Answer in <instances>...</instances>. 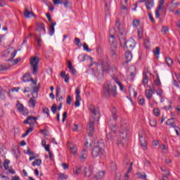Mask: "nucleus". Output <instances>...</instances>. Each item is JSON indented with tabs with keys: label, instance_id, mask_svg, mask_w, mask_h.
<instances>
[{
	"label": "nucleus",
	"instance_id": "5",
	"mask_svg": "<svg viewBox=\"0 0 180 180\" xmlns=\"http://www.w3.org/2000/svg\"><path fill=\"white\" fill-rule=\"evenodd\" d=\"M90 112L91 113V119L92 120H99L101 117V112H99V108H96L95 107H91L89 108Z\"/></svg>",
	"mask_w": 180,
	"mask_h": 180
},
{
	"label": "nucleus",
	"instance_id": "55",
	"mask_svg": "<svg viewBox=\"0 0 180 180\" xmlns=\"http://www.w3.org/2000/svg\"><path fill=\"white\" fill-rule=\"evenodd\" d=\"M5 94H6V91L0 86V98H2V96H5Z\"/></svg>",
	"mask_w": 180,
	"mask_h": 180
},
{
	"label": "nucleus",
	"instance_id": "8",
	"mask_svg": "<svg viewBox=\"0 0 180 180\" xmlns=\"http://www.w3.org/2000/svg\"><path fill=\"white\" fill-rule=\"evenodd\" d=\"M127 134H129V129H127V125H122L121 124V129L120 131V136L124 140V139H127Z\"/></svg>",
	"mask_w": 180,
	"mask_h": 180
},
{
	"label": "nucleus",
	"instance_id": "39",
	"mask_svg": "<svg viewBox=\"0 0 180 180\" xmlns=\"http://www.w3.org/2000/svg\"><path fill=\"white\" fill-rule=\"evenodd\" d=\"M75 46H77L78 47H81L82 46V44L81 43V39L79 38H75Z\"/></svg>",
	"mask_w": 180,
	"mask_h": 180
},
{
	"label": "nucleus",
	"instance_id": "36",
	"mask_svg": "<svg viewBox=\"0 0 180 180\" xmlns=\"http://www.w3.org/2000/svg\"><path fill=\"white\" fill-rule=\"evenodd\" d=\"M82 173V166H79L76 170H74V174H76V175H79V174Z\"/></svg>",
	"mask_w": 180,
	"mask_h": 180
},
{
	"label": "nucleus",
	"instance_id": "44",
	"mask_svg": "<svg viewBox=\"0 0 180 180\" xmlns=\"http://www.w3.org/2000/svg\"><path fill=\"white\" fill-rule=\"evenodd\" d=\"M144 46L146 49H150V38H147L144 41Z\"/></svg>",
	"mask_w": 180,
	"mask_h": 180
},
{
	"label": "nucleus",
	"instance_id": "2",
	"mask_svg": "<svg viewBox=\"0 0 180 180\" xmlns=\"http://www.w3.org/2000/svg\"><path fill=\"white\" fill-rule=\"evenodd\" d=\"M117 95V91L116 86H110V84H105L102 91L103 98H109L110 96H116Z\"/></svg>",
	"mask_w": 180,
	"mask_h": 180
},
{
	"label": "nucleus",
	"instance_id": "34",
	"mask_svg": "<svg viewBox=\"0 0 180 180\" xmlns=\"http://www.w3.org/2000/svg\"><path fill=\"white\" fill-rule=\"evenodd\" d=\"M17 105H16V108L18 109V110H19V112H21L22 110V109L25 108V106H23V104L20 103V102H19V101H17Z\"/></svg>",
	"mask_w": 180,
	"mask_h": 180
},
{
	"label": "nucleus",
	"instance_id": "35",
	"mask_svg": "<svg viewBox=\"0 0 180 180\" xmlns=\"http://www.w3.org/2000/svg\"><path fill=\"white\" fill-rule=\"evenodd\" d=\"M35 119V120H34ZM37 117H34L33 118H31L30 120H29V123H30V126H34V124H36V123H37Z\"/></svg>",
	"mask_w": 180,
	"mask_h": 180
},
{
	"label": "nucleus",
	"instance_id": "9",
	"mask_svg": "<svg viewBox=\"0 0 180 180\" xmlns=\"http://www.w3.org/2000/svg\"><path fill=\"white\" fill-rule=\"evenodd\" d=\"M145 2V6L148 11H151L152 8H154V0H140L138 4H143Z\"/></svg>",
	"mask_w": 180,
	"mask_h": 180
},
{
	"label": "nucleus",
	"instance_id": "64",
	"mask_svg": "<svg viewBox=\"0 0 180 180\" xmlns=\"http://www.w3.org/2000/svg\"><path fill=\"white\" fill-rule=\"evenodd\" d=\"M97 79H103V72L98 73L97 74Z\"/></svg>",
	"mask_w": 180,
	"mask_h": 180
},
{
	"label": "nucleus",
	"instance_id": "61",
	"mask_svg": "<svg viewBox=\"0 0 180 180\" xmlns=\"http://www.w3.org/2000/svg\"><path fill=\"white\" fill-rule=\"evenodd\" d=\"M153 114L155 115V116H160V109L155 108L153 110Z\"/></svg>",
	"mask_w": 180,
	"mask_h": 180
},
{
	"label": "nucleus",
	"instance_id": "47",
	"mask_svg": "<svg viewBox=\"0 0 180 180\" xmlns=\"http://www.w3.org/2000/svg\"><path fill=\"white\" fill-rule=\"evenodd\" d=\"M164 4H165V0H160L159 6H158V8H159V9H163L164 10Z\"/></svg>",
	"mask_w": 180,
	"mask_h": 180
},
{
	"label": "nucleus",
	"instance_id": "50",
	"mask_svg": "<svg viewBox=\"0 0 180 180\" xmlns=\"http://www.w3.org/2000/svg\"><path fill=\"white\" fill-rule=\"evenodd\" d=\"M51 110L53 114H56L57 112V105L53 104L51 108Z\"/></svg>",
	"mask_w": 180,
	"mask_h": 180
},
{
	"label": "nucleus",
	"instance_id": "15",
	"mask_svg": "<svg viewBox=\"0 0 180 180\" xmlns=\"http://www.w3.org/2000/svg\"><path fill=\"white\" fill-rule=\"evenodd\" d=\"M41 30L44 31V33L46 34V25L43 22H37V31L39 33L41 32Z\"/></svg>",
	"mask_w": 180,
	"mask_h": 180
},
{
	"label": "nucleus",
	"instance_id": "31",
	"mask_svg": "<svg viewBox=\"0 0 180 180\" xmlns=\"http://www.w3.org/2000/svg\"><path fill=\"white\" fill-rule=\"evenodd\" d=\"M115 35H110V39H109V43L111 46H116V44L115 43Z\"/></svg>",
	"mask_w": 180,
	"mask_h": 180
},
{
	"label": "nucleus",
	"instance_id": "43",
	"mask_svg": "<svg viewBox=\"0 0 180 180\" xmlns=\"http://www.w3.org/2000/svg\"><path fill=\"white\" fill-rule=\"evenodd\" d=\"M18 53V50H15L11 55V58L8 60V61H12L15 57H16V54Z\"/></svg>",
	"mask_w": 180,
	"mask_h": 180
},
{
	"label": "nucleus",
	"instance_id": "16",
	"mask_svg": "<svg viewBox=\"0 0 180 180\" xmlns=\"http://www.w3.org/2000/svg\"><path fill=\"white\" fill-rule=\"evenodd\" d=\"M119 41L121 47H125L127 41H126V37L123 36V33H121V34L119 36Z\"/></svg>",
	"mask_w": 180,
	"mask_h": 180
},
{
	"label": "nucleus",
	"instance_id": "48",
	"mask_svg": "<svg viewBox=\"0 0 180 180\" xmlns=\"http://www.w3.org/2000/svg\"><path fill=\"white\" fill-rule=\"evenodd\" d=\"M83 48H84V51H88L89 53L92 51L91 49H89V46H88V44H86V43H84L83 44Z\"/></svg>",
	"mask_w": 180,
	"mask_h": 180
},
{
	"label": "nucleus",
	"instance_id": "25",
	"mask_svg": "<svg viewBox=\"0 0 180 180\" xmlns=\"http://www.w3.org/2000/svg\"><path fill=\"white\" fill-rule=\"evenodd\" d=\"M142 84L144 85V86H146V85H147V84H148V76L147 75L146 73L143 74Z\"/></svg>",
	"mask_w": 180,
	"mask_h": 180
},
{
	"label": "nucleus",
	"instance_id": "4",
	"mask_svg": "<svg viewBox=\"0 0 180 180\" xmlns=\"http://www.w3.org/2000/svg\"><path fill=\"white\" fill-rule=\"evenodd\" d=\"M99 65H101L103 72H108L110 70V61L109 60H100L98 61Z\"/></svg>",
	"mask_w": 180,
	"mask_h": 180
},
{
	"label": "nucleus",
	"instance_id": "3",
	"mask_svg": "<svg viewBox=\"0 0 180 180\" xmlns=\"http://www.w3.org/2000/svg\"><path fill=\"white\" fill-rule=\"evenodd\" d=\"M39 63H40V60L37 56H34L30 60V65L32 68V74L34 75L37 74V70H39Z\"/></svg>",
	"mask_w": 180,
	"mask_h": 180
},
{
	"label": "nucleus",
	"instance_id": "11",
	"mask_svg": "<svg viewBox=\"0 0 180 180\" xmlns=\"http://www.w3.org/2000/svg\"><path fill=\"white\" fill-rule=\"evenodd\" d=\"M139 142L141 146V147H145V148L147 147V142H146V139H144V131H140L139 134Z\"/></svg>",
	"mask_w": 180,
	"mask_h": 180
},
{
	"label": "nucleus",
	"instance_id": "51",
	"mask_svg": "<svg viewBox=\"0 0 180 180\" xmlns=\"http://www.w3.org/2000/svg\"><path fill=\"white\" fill-rule=\"evenodd\" d=\"M115 82L116 84H117V85H119L120 90L124 91L123 84H122V83L119 81V79H117V78L115 79Z\"/></svg>",
	"mask_w": 180,
	"mask_h": 180
},
{
	"label": "nucleus",
	"instance_id": "32",
	"mask_svg": "<svg viewBox=\"0 0 180 180\" xmlns=\"http://www.w3.org/2000/svg\"><path fill=\"white\" fill-rule=\"evenodd\" d=\"M9 164H11V161L8 159H6L4 162V167L6 170L9 169Z\"/></svg>",
	"mask_w": 180,
	"mask_h": 180
},
{
	"label": "nucleus",
	"instance_id": "23",
	"mask_svg": "<svg viewBox=\"0 0 180 180\" xmlns=\"http://www.w3.org/2000/svg\"><path fill=\"white\" fill-rule=\"evenodd\" d=\"M88 157V150L83 149L80 154V160H86Z\"/></svg>",
	"mask_w": 180,
	"mask_h": 180
},
{
	"label": "nucleus",
	"instance_id": "37",
	"mask_svg": "<svg viewBox=\"0 0 180 180\" xmlns=\"http://www.w3.org/2000/svg\"><path fill=\"white\" fill-rule=\"evenodd\" d=\"M42 112L43 113L47 115V117H50V110L49 109V108L47 107L44 108L42 109Z\"/></svg>",
	"mask_w": 180,
	"mask_h": 180
},
{
	"label": "nucleus",
	"instance_id": "14",
	"mask_svg": "<svg viewBox=\"0 0 180 180\" xmlns=\"http://www.w3.org/2000/svg\"><path fill=\"white\" fill-rule=\"evenodd\" d=\"M135 46H136V42L134 41V40L129 39L127 41L124 47H126V49H129L130 50H133V49H134Z\"/></svg>",
	"mask_w": 180,
	"mask_h": 180
},
{
	"label": "nucleus",
	"instance_id": "63",
	"mask_svg": "<svg viewBox=\"0 0 180 180\" xmlns=\"http://www.w3.org/2000/svg\"><path fill=\"white\" fill-rule=\"evenodd\" d=\"M71 102H72V98H71V96H68L66 101L67 105H71Z\"/></svg>",
	"mask_w": 180,
	"mask_h": 180
},
{
	"label": "nucleus",
	"instance_id": "62",
	"mask_svg": "<svg viewBox=\"0 0 180 180\" xmlns=\"http://www.w3.org/2000/svg\"><path fill=\"white\" fill-rule=\"evenodd\" d=\"M169 29H168V27L164 26L162 28V33H167L169 32Z\"/></svg>",
	"mask_w": 180,
	"mask_h": 180
},
{
	"label": "nucleus",
	"instance_id": "41",
	"mask_svg": "<svg viewBox=\"0 0 180 180\" xmlns=\"http://www.w3.org/2000/svg\"><path fill=\"white\" fill-rule=\"evenodd\" d=\"M138 37L139 39H143V27L138 29Z\"/></svg>",
	"mask_w": 180,
	"mask_h": 180
},
{
	"label": "nucleus",
	"instance_id": "38",
	"mask_svg": "<svg viewBox=\"0 0 180 180\" xmlns=\"http://www.w3.org/2000/svg\"><path fill=\"white\" fill-rule=\"evenodd\" d=\"M58 175L59 179L60 180L67 179L68 178V176L65 174L59 173Z\"/></svg>",
	"mask_w": 180,
	"mask_h": 180
},
{
	"label": "nucleus",
	"instance_id": "12",
	"mask_svg": "<svg viewBox=\"0 0 180 180\" xmlns=\"http://www.w3.org/2000/svg\"><path fill=\"white\" fill-rule=\"evenodd\" d=\"M155 94V89L154 88V86H152V88L146 90L145 95L147 98V99H151L153 98V95Z\"/></svg>",
	"mask_w": 180,
	"mask_h": 180
},
{
	"label": "nucleus",
	"instance_id": "53",
	"mask_svg": "<svg viewBox=\"0 0 180 180\" xmlns=\"http://www.w3.org/2000/svg\"><path fill=\"white\" fill-rule=\"evenodd\" d=\"M160 11H163V9H159L158 7V8L155 10V18L157 19H160Z\"/></svg>",
	"mask_w": 180,
	"mask_h": 180
},
{
	"label": "nucleus",
	"instance_id": "1",
	"mask_svg": "<svg viewBox=\"0 0 180 180\" xmlns=\"http://www.w3.org/2000/svg\"><path fill=\"white\" fill-rule=\"evenodd\" d=\"M111 116L110 117V122H114L113 124L110 122V128L111 129V131L107 134L108 140H114L115 136H116V121L119 118V115H117V110L115 107H111L110 108Z\"/></svg>",
	"mask_w": 180,
	"mask_h": 180
},
{
	"label": "nucleus",
	"instance_id": "52",
	"mask_svg": "<svg viewBox=\"0 0 180 180\" xmlns=\"http://www.w3.org/2000/svg\"><path fill=\"white\" fill-rule=\"evenodd\" d=\"M20 60H22V58H18L15 60L13 59L11 60L12 65H15V64H18V63H19L20 61Z\"/></svg>",
	"mask_w": 180,
	"mask_h": 180
},
{
	"label": "nucleus",
	"instance_id": "21",
	"mask_svg": "<svg viewBox=\"0 0 180 180\" xmlns=\"http://www.w3.org/2000/svg\"><path fill=\"white\" fill-rule=\"evenodd\" d=\"M30 15H31V16H34V13H33V12L29 11V10L27 8H25L24 11L25 18L26 19H29V18H30Z\"/></svg>",
	"mask_w": 180,
	"mask_h": 180
},
{
	"label": "nucleus",
	"instance_id": "18",
	"mask_svg": "<svg viewBox=\"0 0 180 180\" xmlns=\"http://www.w3.org/2000/svg\"><path fill=\"white\" fill-rule=\"evenodd\" d=\"M39 88H40V83H39L37 86L33 87L32 95L34 98H37V96L39 95Z\"/></svg>",
	"mask_w": 180,
	"mask_h": 180
},
{
	"label": "nucleus",
	"instance_id": "7",
	"mask_svg": "<svg viewBox=\"0 0 180 180\" xmlns=\"http://www.w3.org/2000/svg\"><path fill=\"white\" fill-rule=\"evenodd\" d=\"M87 131L89 132V136L92 137L94 133H95V120L90 119V121L88 123Z\"/></svg>",
	"mask_w": 180,
	"mask_h": 180
},
{
	"label": "nucleus",
	"instance_id": "58",
	"mask_svg": "<svg viewBox=\"0 0 180 180\" xmlns=\"http://www.w3.org/2000/svg\"><path fill=\"white\" fill-rule=\"evenodd\" d=\"M160 47H156L155 51H153V53L155 56H160Z\"/></svg>",
	"mask_w": 180,
	"mask_h": 180
},
{
	"label": "nucleus",
	"instance_id": "54",
	"mask_svg": "<svg viewBox=\"0 0 180 180\" xmlns=\"http://www.w3.org/2000/svg\"><path fill=\"white\" fill-rule=\"evenodd\" d=\"M22 113V115H29V110H27V108H23L22 110H21V111H20Z\"/></svg>",
	"mask_w": 180,
	"mask_h": 180
},
{
	"label": "nucleus",
	"instance_id": "29",
	"mask_svg": "<svg viewBox=\"0 0 180 180\" xmlns=\"http://www.w3.org/2000/svg\"><path fill=\"white\" fill-rule=\"evenodd\" d=\"M36 98H34L33 96H32V98H31L29 101V103L32 105V108H36Z\"/></svg>",
	"mask_w": 180,
	"mask_h": 180
},
{
	"label": "nucleus",
	"instance_id": "57",
	"mask_svg": "<svg viewBox=\"0 0 180 180\" xmlns=\"http://www.w3.org/2000/svg\"><path fill=\"white\" fill-rule=\"evenodd\" d=\"M60 91H61V88H60V86H57L56 87V98H59Z\"/></svg>",
	"mask_w": 180,
	"mask_h": 180
},
{
	"label": "nucleus",
	"instance_id": "20",
	"mask_svg": "<svg viewBox=\"0 0 180 180\" xmlns=\"http://www.w3.org/2000/svg\"><path fill=\"white\" fill-rule=\"evenodd\" d=\"M110 54L111 56H115L117 54V46L112 45L110 46Z\"/></svg>",
	"mask_w": 180,
	"mask_h": 180
},
{
	"label": "nucleus",
	"instance_id": "42",
	"mask_svg": "<svg viewBox=\"0 0 180 180\" xmlns=\"http://www.w3.org/2000/svg\"><path fill=\"white\" fill-rule=\"evenodd\" d=\"M31 119H34V120H36V118H34V117L29 116L27 117L25 120H24L23 122L24 124H30L29 120H30Z\"/></svg>",
	"mask_w": 180,
	"mask_h": 180
},
{
	"label": "nucleus",
	"instance_id": "60",
	"mask_svg": "<svg viewBox=\"0 0 180 180\" xmlns=\"http://www.w3.org/2000/svg\"><path fill=\"white\" fill-rule=\"evenodd\" d=\"M156 94L157 95H158L159 96H162V94H164V91H162V89H158L157 91H156Z\"/></svg>",
	"mask_w": 180,
	"mask_h": 180
},
{
	"label": "nucleus",
	"instance_id": "56",
	"mask_svg": "<svg viewBox=\"0 0 180 180\" xmlns=\"http://www.w3.org/2000/svg\"><path fill=\"white\" fill-rule=\"evenodd\" d=\"M149 19L150 20V22H152V23H155V20H154V18L153 17V14H151L150 12L148 13Z\"/></svg>",
	"mask_w": 180,
	"mask_h": 180
},
{
	"label": "nucleus",
	"instance_id": "13",
	"mask_svg": "<svg viewBox=\"0 0 180 180\" xmlns=\"http://www.w3.org/2000/svg\"><path fill=\"white\" fill-rule=\"evenodd\" d=\"M126 61L123 62L122 65H126L128 63H130L133 59V54H131V51H127L124 54Z\"/></svg>",
	"mask_w": 180,
	"mask_h": 180
},
{
	"label": "nucleus",
	"instance_id": "10",
	"mask_svg": "<svg viewBox=\"0 0 180 180\" xmlns=\"http://www.w3.org/2000/svg\"><path fill=\"white\" fill-rule=\"evenodd\" d=\"M92 174H94V168L91 166H86L84 168V176L86 178H91Z\"/></svg>",
	"mask_w": 180,
	"mask_h": 180
},
{
	"label": "nucleus",
	"instance_id": "45",
	"mask_svg": "<svg viewBox=\"0 0 180 180\" xmlns=\"http://www.w3.org/2000/svg\"><path fill=\"white\" fill-rule=\"evenodd\" d=\"M132 25L134 26V27H137L139 26L140 25V20H137V19H134L132 22Z\"/></svg>",
	"mask_w": 180,
	"mask_h": 180
},
{
	"label": "nucleus",
	"instance_id": "46",
	"mask_svg": "<svg viewBox=\"0 0 180 180\" xmlns=\"http://www.w3.org/2000/svg\"><path fill=\"white\" fill-rule=\"evenodd\" d=\"M139 103L141 105V106H144L146 105V100L144 98L139 97Z\"/></svg>",
	"mask_w": 180,
	"mask_h": 180
},
{
	"label": "nucleus",
	"instance_id": "59",
	"mask_svg": "<svg viewBox=\"0 0 180 180\" xmlns=\"http://www.w3.org/2000/svg\"><path fill=\"white\" fill-rule=\"evenodd\" d=\"M97 175L100 179H102L105 176V172H100L97 173Z\"/></svg>",
	"mask_w": 180,
	"mask_h": 180
},
{
	"label": "nucleus",
	"instance_id": "26",
	"mask_svg": "<svg viewBox=\"0 0 180 180\" xmlns=\"http://www.w3.org/2000/svg\"><path fill=\"white\" fill-rule=\"evenodd\" d=\"M32 167H40L41 165V159H37L32 163Z\"/></svg>",
	"mask_w": 180,
	"mask_h": 180
},
{
	"label": "nucleus",
	"instance_id": "27",
	"mask_svg": "<svg viewBox=\"0 0 180 180\" xmlns=\"http://www.w3.org/2000/svg\"><path fill=\"white\" fill-rule=\"evenodd\" d=\"M62 4H63L65 8H70L72 5V3L70 1V0H61Z\"/></svg>",
	"mask_w": 180,
	"mask_h": 180
},
{
	"label": "nucleus",
	"instance_id": "30",
	"mask_svg": "<svg viewBox=\"0 0 180 180\" xmlns=\"http://www.w3.org/2000/svg\"><path fill=\"white\" fill-rule=\"evenodd\" d=\"M136 175L139 179H147V174L145 173H141V172H137Z\"/></svg>",
	"mask_w": 180,
	"mask_h": 180
},
{
	"label": "nucleus",
	"instance_id": "24",
	"mask_svg": "<svg viewBox=\"0 0 180 180\" xmlns=\"http://www.w3.org/2000/svg\"><path fill=\"white\" fill-rule=\"evenodd\" d=\"M167 126H170V127H175V122L174 118H170L166 122Z\"/></svg>",
	"mask_w": 180,
	"mask_h": 180
},
{
	"label": "nucleus",
	"instance_id": "40",
	"mask_svg": "<svg viewBox=\"0 0 180 180\" xmlns=\"http://www.w3.org/2000/svg\"><path fill=\"white\" fill-rule=\"evenodd\" d=\"M149 124L152 127H155V126H157V120H155V119L150 120H149Z\"/></svg>",
	"mask_w": 180,
	"mask_h": 180
},
{
	"label": "nucleus",
	"instance_id": "19",
	"mask_svg": "<svg viewBox=\"0 0 180 180\" xmlns=\"http://www.w3.org/2000/svg\"><path fill=\"white\" fill-rule=\"evenodd\" d=\"M78 60L79 63H82L84 61H86V60H92V57L88 56V55H80L78 57Z\"/></svg>",
	"mask_w": 180,
	"mask_h": 180
},
{
	"label": "nucleus",
	"instance_id": "22",
	"mask_svg": "<svg viewBox=\"0 0 180 180\" xmlns=\"http://www.w3.org/2000/svg\"><path fill=\"white\" fill-rule=\"evenodd\" d=\"M32 77L30 73L27 72L22 76V82H30V79Z\"/></svg>",
	"mask_w": 180,
	"mask_h": 180
},
{
	"label": "nucleus",
	"instance_id": "49",
	"mask_svg": "<svg viewBox=\"0 0 180 180\" xmlns=\"http://www.w3.org/2000/svg\"><path fill=\"white\" fill-rule=\"evenodd\" d=\"M54 32H56L54 27H49V33L50 36H53V34H54Z\"/></svg>",
	"mask_w": 180,
	"mask_h": 180
},
{
	"label": "nucleus",
	"instance_id": "28",
	"mask_svg": "<svg viewBox=\"0 0 180 180\" xmlns=\"http://www.w3.org/2000/svg\"><path fill=\"white\" fill-rule=\"evenodd\" d=\"M70 150L71 154H73V155H77V153L78 151L77 146H70Z\"/></svg>",
	"mask_w": 180,
	"mask_h": 180
},
{
	"label": "nucleus",
	"instance_id": "17",
	"mask_svg": "<svg viewBox=\"0 0 180 180\" xmlns=\"http://www.w3.org/2000/svg\"><path fill=\"white\" fill-rule=\"evenodd\" d=\"M68 67L72 75H75L77 74V70L74 68V67L72 66V63L70 60L68 61Z\"/></svg>",
	"mask_w": 180,
	"mask_h": 180
},
{
	"label": "nucleus",
	"instance_id": "6",
	"mask_svg": "<svg viewBox=\"0 0 180 180\" xmlns=\"http://www.w3.org/2000/svg\"><path fill=\"white\" fill-rule=\"evenodd\" d=\"M105 153V150L101 147V146L98 145L96 146L92 151H91V156L93 158H96L99 156V154L103 155Z\"/></svg>",
	"mask_w": 180,
	"mask_h": 180
},
{
	"label": "nucleus",
	"instance_id": "33",
	"mask_svg": "<svg viewBox=\"0 0 180 180\" xmlns=\"http://www.w3.org/2000/svg\"><path fill=\"white\" fill-rule=\"evenodd\" d=\"M165 61H166V64H167V65L169 67H171V65L172 64H174V60H172V59L171 58H169V57H167L165 58Z\"/></svg>",
	"mask_w": 180,
	"mask_h": 180
}]
</instances>
